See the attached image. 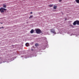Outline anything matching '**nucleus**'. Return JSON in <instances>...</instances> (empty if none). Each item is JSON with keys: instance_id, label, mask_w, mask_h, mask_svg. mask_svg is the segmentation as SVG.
<instances>
[{"instance_id": "1", "label": "nucleus", "mask_w": 79, "mask_h": 79, "mask_svg": "<svg viewBox=\"0 0 79 79\" xmlns=\"http://www.w3.org/2000/svg\"><path fill=\"white\" fill-rule=\"evenodd\" d=\"M35 31L37 34H41V33H42V31L39 29H36Z\"/></svg>"}, {"instance_id": "2", "label": "nucleus", "mask_w": 79, "mask_h": 79, "mask_svg": "<svg viewBox=\"0 0 79 79\" xmlns=\"http://www.w3.org/2000/svg\"><path fill=\"white\" fill-rule=\"evenodd\" d=\"M77 24V25H79V21L78 20H76L73 23V25H75Z\"/></svg>"}, {"instance_id": "3", "label": "nucleus", "mask_w": 79, "mask_h": 79, "mask_svg": "<svg viewBox=\"0 0 79 79\" xmlns=\"http://www.w3.org/2000/svg\"><path fill=\"white\" fill-rule=\"evenodd\" d=\"M51 32L54 34H56V32L55 31V30L53 29H50Z\"/></svg>"}, {"instance_id": "4", "label": "nucleus", "mask_w": 79, "mask_h": 79, "mask_svg": "<svg viewBox=\"0 0 79 79\" xmlns=\"http://www.w3.org/2000/svg\"><path fill=\"white\" fill-rule=\"evenodd\" d=\"M3 8V9L2 10H1V13H4V10L6 11V9L5 8Z\"/></svg>"}, {"instance_id": "5", "label": "nucleus", "mask_w": 79, "mask_h": 79, "mask_svg": "<svg viewBox=\"0 0 79 79\" xmlns=\"http://www.w3.org/2000/svg\"><path fill=\"white\" fill-rule=\"evenodd\" d=\"M34 30L32 29L31 31H30V32L31 34H33L34 33Z\"/></svg>"}, {"instance_id": "6", "label": "nucleus", "mask_w": 79, "mask_h": 79, "mask_svg": "<svg viewBox=\"0 0 79 79\" xmlns=\"http://www.w3.org/2000/svg\"><path fill=\"white\" fill-rule=\"evenodd\" d=\"M3 8H6V5L5 4H3Z\"/></svg>"}, {"instance_id": "7", "label": "nucleus", "mask_w": 79, "mask_h": 79, "mask_svg": "<svg viewBox=\"0 0 79 79\" xmlns=\"http://www.w3.org/2000/svg\"><path fill=\"white\" fill-rule=\"evenodd\" d=\"M26 47H28L29 46V43H27L26 44Z\"/></svg>"}, {"instance_id": "8", "label": "nucleus", "mask_w": 79, "mask_h": 79, "mask_svg": "<svg viewBox=\"0 0 79 79\" xmlns=\"http://www.w3.org/2000/svg\"><path fill=\"white\" fill-rule=\"evenodd\" d=\"M75 1L77 3H79V0H75Z\"/></svg>"}, {"instance_id": "9", "label": "nucleus", "mask_w": 79, "mask_h": 79, "mask_svg": "<svg viewBox=\"0 0 79 79\" xmlns=\"http://www.w3.org/2000/svg\"><path fill=\"white\" fill-rule=\"evenodd\" d=\"M35 47H37V46H39V44H35Z\"/></svg>"}, {"instance_id": "10", "label": "nucleus", "mask_w": 79, "mask_h": 79, "mask_svg": "<svg viewBox=\"0 0 79 79\" xmlns=\"http://www.w3.org/2000/svg\"><path fill=\"white\" fill-rule=\"evenodd\" d=\"M33 17V16L32 15H31L29 17V19H31V18H32Z\"/></svg>"}, {"instance_id": "11", "label": "nucleus", "mask_w": 79, "mask_h": 79, "mask_svg": "<svg viewBox=\"0 0 79 79\" xmlns=\"http://www.w3.org/2000/svg\"><path fill=\"white\" fill-rule=\"evenodd\" d=\"M56 6H54V9H56Z\"/></svg>"}, {"instance_id": "12", "label": "nucleus", "mask_w": 79, "mask_h": 79, "mask_svg": "<svg viewBox=\"0 0 79 79\" xmlns=\"http://www.w3.org/2000/svg\"><path fill=\"white\" fill-rule=\"evenodd\" d=\"M3 9L2 8V7H1L0 9V11H1V10H3Z\"/></svg>"}, {"instance_id": "13", "label": "nucleus", "mask_w": 79, "mask_h": 79, "mask_svg": "<svg viewBox=\"0 0 79 79\" xmlns=\"http://www.w3.org/2000/svg\"><path fill=\"white\" fill-rule=\"evenodd\" d=\"M53 6V5H49V6H50V7H52Z\"/></svg>"}, {"instance_id": "14", "label": "nucleus", "mask_w": 79, "mask_h": 79, "mask_svg": "<svg viewBox=\"0 0 79 79\" xmlns=\"http://www.w3.org/2000/svg\"><path fill=\"white\" fill-rule=\"evenodd\" d=\"M61 1H62V0H59L60 2H61Z\"/></svg>"}, {"instance_id": "15", "label": "nucleus", "mask_w": 79, "mask_h": 79, "mask_svg": "<svg viewBox=\"0 0 79 79\" xmlns=\"http://www.w3.org/2000/svg\"><path fill=\"white\" fill-rule=\"evenodd\" d=\"M31 51H33V49H31Z\"/></svg>"}, {"instance_id": "16", "label": "nucleus", "mask_w": 79, "mask_h": 79, "mask_svg": "<svg viewBox=\"0 0 79 79\" xmlns=\"http://www.w3.org/2000/svg\"><path fill=\"white\" fill-rule=\"evenodd\" d=\"M30 13H31V14H32V12H31Z\"/></svg>"}, {"instance_id": "17", "label": "nucleus", "mask_w": 79, "mask_h": 79, "mask_svg": "<svg viewBox=\"0 0 79 79\" xmlns=\"http://www.w3.org/2000/svg\"><path fill=\"white\" fill-rule=\"evenodd\" d=\"M1 28H4V27H2Z\"/></svg>"}, {"instance_id": "18", "label": "nucleus", "mask_w": 79, "mask_h": 79, "mask_svg": "<svg viewBox=\"0 0 79 79\" xmlns=\"http://www.w3.org/2000/svg\"><path fill=\"white\" fill-rule=\"evenodd\" d=\"M1 28H2V27H0V29H1Z\"/></svg>"}, {"instance_id": "19", "label": "nucleus", "mask_w": 79, "mask_h": 79, "mask_svg": "<svg viewBox=\"0 0 79 79\" xmlns=\"http://www.w3.org/2000/svg\"><path fill=\"white\" fill-rule=\"evenodd\" d=\"M1 24H3V23H1Z\"/></svg>"}]
</instances>
